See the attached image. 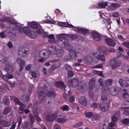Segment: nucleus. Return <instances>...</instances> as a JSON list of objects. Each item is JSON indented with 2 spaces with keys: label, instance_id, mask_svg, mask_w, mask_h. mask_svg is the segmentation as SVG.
<instances>
[{
  "label": "nucleus",
  "instance_id": "37998d69",
  "mask_svg": "<svg viewBox=\"0 0 129 129\" xmlns=\"http://www.w3.org/2000/svg\"><path fill=\"white\" fill-rule=\"evenodd\" d=\"M10 111V109L9 107H7L5 108L4 110L3 113V114L6 115L9 113Z\"/></svg>",
  "mask_w": 129,
  "mask_h": 129
},
{
  "label": "nucleus",
  "instance_id": "473e14b6",
  "mask_svg": "<svg viewBox=\"0 0 129 129\" xmlns=\"http://www.w3.org/2000/svg\"><path fill=\"white\" fill-rule=\"evenodd\" d=\"M111 7L112 8H111V9H112L113 10H116L120 6V5L118 3H112L111 5Z\"/></svg>",
  "mask_w": 129,
  "mask_h": 129
},
{
  "label": "nucleus",
  "instance_id": "e2e57ef3",
  "mask_svg": "<svg viewBox=\"0 0 129 129\" xmlns=\"http://www.w3.org/2000/svg\"><path fill=\"white\" fill-rule=\"evenodd\" d=\"M48 33L47 32H44L43 33V37L44 38H45L48 37Z\"/></svg>",
  "mask_w": 129,
  "mask_h": 129
},
{
  "label": "nucleus",
  "instance_id": "bb28decb",
  "mask_svg": "<svg viewBox=\"0 0 129 129\" xmlns=\"http://www.w3.org/2000/svg\"><path fill=\"white\" fill-rule=\"evenodd\" d=\"M120 85L122 87H125L127 86V85L129 86V84H127V82L126 81L124 80L123 79H120L119 82Z\"/></svg>",
  "mask_w": 129,
  "mask_h": 129
},
{
  "label": "nucleus",
  "instance_id": "aec40b11",
  "mask_svg": "<svg viewBox=\"0 0 129 129\" xmlns=\"http://www.w3.org/2000/svg\"><path fill=\"white\" fill-rule=\"evenodd\" d=\"M17 104L19 105L20 106L19 109L20 110H23L24 108H26V106L19 101L18 99L17 98Z\"/></svg>",
  "mask_w": 129,
  "mask_h": 129
},
{
  "label": "nucleus",
  "instance_id": "0e129e2a",
  "mask_svg": "<svg viewBox=\"0 0 129 129\" xmlns=\"http://www.w3.org/2000/svg\"><path fill=\"white\" fill-rule=\"evenodd\" d=\"M117 117L115 116H113L112 118V120L114 122H115L117 121Z\"/></svg>",
  "mask_w": 129,
  "mask_h": 129
},
{
  "label": "nucleus",
  "instance_id": "49530a36",
  "mask_svg": "<svg viewBox=\"0 0 129 129\" xmlns=\"http://www.w3.org/2000/svg\"><path fill=\"white\" fill-rule=\"evenodd\" d=\"M107 126L105 123L100 124L99 129H107Z\"/></svg>",
  "mask_w": 129,
  "mask_h": 129
},
{
  "label": "nucleus",
  "instance_id": "423d86ee",
  "mask_svg": "<svg viewBox=\"0 0 129 129\" xmlns=\"http://www.w3.org/2000/svg\"><path fill=\"white\" fill-rule=\"evenodd\" d=\"M29 115V118L30 121L29 122V121H27L25 122V124L22 125L23 129H28L29 127H32L33 126L35 119L32 114H30Z\"/></svg>",
  "mask_w": 129,
  "mask_h": 129
},
{
  "label": "nucleus",
  "instance_id": "f3484780",
  "mask_svg": "<svg viewBox=\"0 0 129 129\" xmlns=\"http://www.w3.org/2000/svg\"><path fill=\"white\" fill-rule=\"evenodd\" d=\"M56 117V115L55 114H53L47 116L46 119L48 121L51 122L54 120Z\"/></svg>",
  "mask_w": 129,
  "mask_h": 129
},
{
  "label": "nucleus",
  "instance_id": "f03ea898",
  "mask_svg": "<svg viewBox=\"0 0 129 129\" xmlns=\"http://www.w3.org/2000/svg\"><path fill=\"white\" fill-rule=\"evenodd\" d=\"M56 48L53 45H49L48 47V51L45 49L41 50L39 52V55L41 57H44L46 58H49L50 54L54 55L56 54Z\"/></svg>",
  "mask_w": 129,
  "mask_h": 129
},
{
  "label": "nucleus",
  "instance_id": "79ce46f5",
  "mask_svg": "<svg viewBox=\"0 0 129 129\" xmlns=\"http://www.w3.org/2000/svg\"><path fill=\"white\" fill-rule=\"evenodd\" d=\"M2 125L4 127L8 126L10 125V123H8L7 121H3L1 122Z\"/></svg>",
  "mask_w": 129,
  "mask_h": 129
},
{
  "label": "nucleus",
  "instance_id": "a19ab883",
  "mask_svg": "<svg viewBox=\"0 0 129 129\" xmlns=\"http://www.w3.org/2000/svg\"><path fill=\"white\" fill-rule=\"evenodd\" d=\"M122 122L125 125H129V119L127 118L124 119L122 120Z\"/></svg>",
  "mask_w": 129,
  "mask_h": 129
},
{
  "label": "nucleus",
  "instance_id": "774afa93",
  "mask_svg": "<svg viewBox=\"0 0 129 129\" xmlns=\"http://www.w3.org/2000/svg\"><path fill=\"white\" fill-rule=\"evenodd\" d=\"M129 95H128L127 92H125L123 93V97L124 98H126V97H128Z\"/></svg>",
  "mask_w": 129,
  "mask_h": 129
},
{
  "label": "nucleus",
  "instance_id": "09e8293b",
  "mask_svg": "<svg viewBox=\"0 0 129 129\" xmlns=\"http://www.w3.org/2000/svg\"><path fill=\"white\" fill-rule=\"evenodd\" d=\"M68 77L69 78H71L73 77L74 75V73L72 71H68Z\"/></svg>",
  "mask_w": 129,
  "mask_h": 129
},
{
  "label": "nucleus",
  "instance_id": "e433bc0d",
  "mask_svg": "<svg viewBox=\"0 0 129 129\" xmlns=\"http://www.w3.org/2000/svg\"><path fill=\"white\" fill-rule=\"evenodd\" d=\"M97 58L102 61H105V56L103 55H101L100 54H98L97 56Z\"/></svg>",
  "mask_w": 129,
  "mask_h": 129
},
{
  "label": "nucleus",
  "instance_id": "3c124183",
  "mask_svg": "<svg viewBox=\"0 0 129 129\" xmlns=\"http://www.w3.org/2000/svg\"><path fill=\"white\" fill-rule=\"evenodd\" d=\"M117 38L119 40L122 42H124L125 40L123 36L120 35H118L117 36Z\"/></svg>",
  "mask_w": 129,
  "mask_h": 129
},
{
  "label": "nucleus",
  "instance_id": "412c9836",
  "mask_svg": "<svg viewBox=\"0 0 129 129\" xmlns=\"http://www.w3.org/2000/svg\"><path fill=\"white\" fill-rule=\"evenodd\" d=\"M68 120V119H65L64 117H62L60 116H59V117L57 118V122L59 123L63 124Z\"/></svg>",
  "mask_w": 129,
  "mask_h": 129
},
{
  "label": "nucleus",
  "instance_id": "f704fd0d",
  "mask_svg": "<svg viewBox=\"0 0 129 129\" xmlns=\"http://www.w3.org/2000/svg\"><path fill=\"white\" fill-rule=\"evenodd\" d=\"M107 2L104 3L100 2L98 3V5L102 8H105L107 6Z\"/></svg>",
  "mask_w": 129,
  "mask_h": 129
},
{
  "label": "nucleus",
  "instance_id": "7ed1b4c3",
  "mask_svg": "<svg viewBox=\"0 0 129 129\" xmlns=\"http://www.w3.org/2000/svg\"><path fill=\"white\" fill-rule=\"evenodd\" d=\"M38 96L39 98L40 99V101L41 102L45 99L46 98L47 99L48 97L55 96L56 95V94L54 91H51L48 92L46 94L44 92L39 90H38ZM46 101L48 102V103H50V102L48 100V99H47Z\"/></svg>",
  "mask_w": 129,
  "mask_h": 129
},
{
  "label": "nucleus",
  "instance_id": "cd10ccee",
  "mask_svg": "<svg viewBox=\"0 0 129 129\" xmlns=\"http://www.w3.org/2000/svg\"><path fill=\"white\" fill-rule=\"evenodd\" d=\"M47 38L50 39L48 40V41L50 43H54L55 40L54 37V35L53 34H50L48 36Z\"/></svg>",
  "mask_w": 129,
  "mask_h": 129
},
{
  "label": "nucleus",
  "instance_id": "f8f14e48",
  "mask_svg": "<svg viewBox=\"0 0 129 129\" xmlns=\"http://www.w3.org/2000/svg\"><path fill=\"white\" fill-rule=\"evenodd\" d=\"M17 61L19 64L20 67L19 70L20 71H22L23 69V67L26 64L25 61L21 58H20L17 60Z\"/></svg>",
  "mask_w": 129,
  "mask_h": 129
},
{
  "label": "nucleus",
  "instance_id": "de8ad7c7",
  "mask_svg": "<svg viewBox=\"0 0 129 129\" xmlns=\"http://www.w3.org/2000/svg\"><path fill=\"white\" fill-rule=\"evenodd\" d=\"M62 109L63 111H68L69 110V106L67 105H64L63 106Z\"/></svg>",
  "mask_w": 129,
  "mask_h": 129
},
{
  "label": "nucleus",
  "instance_id": "603ef678",
  "mask_svg": "<svg viewBox=\"0 0 129 129\" xmlns=\"http://www.w3.org/2000/svg\"><path fill=\"white\" fill-rule=\"evenodd\" d=\"M93 114L91 112H88L86 113L85 115L86 117H90L93 116Z\"/></svg>",
  "mask_w": 129,
  "mask_h": 129
},
{
  "label": "nucleus",
  "instance_id": "2f4dec72",
  "mask_svg": "<svg viewBox=\"0 0 129 129\" xmlns=\"http://www.w3.org/2000/svg\"><path fill=\"white\" fill-rule=\"evenodd\" d=\"M5 77L2 78L4 80L6 81H7L8 79H10L13 78V76L12 75H10L9 74H7L5 75H4Z\"/></svg>",
  "mask_w": 129,
  "mask_h": 129
},
{
  "label": "nucleus",
  "instance_id": "9b49d317",
  "mask_svg": "<svg viewBox=\"0 0 129 129\" xmlns=\"http://www.w3.org/2000/svg\"><path fill=\"white\" fill-rule=\"evenodd\" d=\"M99 106L102 112L107 110L109 107L108 103L104 102L101 103L99 105Z\"/></svg>",
  "mask_w": 129,
  "mask_h": 129
},
{
  "label": "nucleus",
  "instance_id": "4be33fe9",
  "mask_svg": "<svg viewBox=\"0 0 129 129\" xmlns=\"http://www.w3.org/2000/svg\"><path fill=\"white\" fill-rule=\"evenodd\" d=\"M21 100L25 103H27L29 101V97L27 94H25L20 97Z\"/></svg>",
  "mask_w": 129,
  "mask_h": 129
},
{
  "label": "nucleus",
  "instance_id": "b1692460",
  "mask_svg": "<svg viewBox=\"0 0 129 129\" xmlns=\"http://www.w3.org/2000/svg\"><path fill=\"white\" fill-rule=\"evenodd\" d=\"M95 80L91 79L89 82V88L90 90H92L95 85Z\"/></svg>",
  "mask_w": 129,
  "mask_h": 129
},
{
  "label": "nucleus",
  "instance_id": "c85d7f7f",
  "mask_svg": "<svg viewBox=\"0 0 129 129\" xmlns=\"http://www.w3.org/2000/svg\"><path fill=\"white\" fill-rule=\"evenodd\" d=\"M28 24L31 28L34 29H37L38 28V25L34 22H29L28 23Z\"/></svg>",
  "mask_w": 129,
  "mask_h": 129
},
{
  "label": "nucleus",
  "instance_id": "052dcab7",
  "mask_svg": "<svg viewBox=\"0 0 129 129\" xmlns=\"http://www.w3.org/2000/svg\"><path fill=\"white\" fill-rule=\"evenodd\" d=\"M69 98L70 101L71 102H74L75 101V98L73 96L69 97Z\"/></svg>",
  "mask_w": 129,
  "mask_h": 129
},
{
  "label": "nucleus",
  "instance_id": "864d4df0",
  "mask_svg": "<svg viewBox=\"0 0 129 129\" xmlns=\"http://www.w3.org/2000/svg\"><path fill=\"white\" fill-rule=\"evenodd\" d=\"M5 59V57L3 55L0 56V64L3 63Z\"/></svg>",
  "mask_w": 129,
  "mask_h": 129
},
{
  "label": "nucleus",
  "instance_id": "4d7b16f0",
  "mask_svg": "<svg viewBox=\"0 0 129 129\" xmlns=\"http://www.w3.org/2000/svg\"><path fill=\"white\" fill-rule=\"evenodd\" d=\"M44 23H46L53 24L54 23V21L52 20H47L44 21Z\"/></svg>",
  "mask_w": 129,
  "mask_h": 129
},
{
  "label": "nucleus",
  "instance_id": "2eb2a0df",
  "mask_svg": "<svg viewBox=\"0 0 129 129\" xmlns=\"http://www.w3.org/2000/svg\"><path fill=\"white\" fill-rule=\"evenodd\" d=\"M5 70L8 73L13 74L14 73V70L13 68L9 63L6 64Z\"/></svg>",
  "mask_w": 129,
  "mask_h": 129
},
{
  "label": "nucleus",
  "instance_id": "69168bd1",
  "mask_svg": "<svg viewBox=\"0 0 129 129\" xmlns=\"http://www.w3.org/2000/svg\"><path fill=\"white\" fill-rule=\"evenodd\" d=\"M54 129H61L60 125L58 124L55 125L54 127Z\"/></svg>",
  "mask_w": 129,
  "mask_h": 129
},
{
  "label": "nucleus",
  "instance_id": "72a5a7b5",
  "mask_svg": "<svg viewBox=\"0 0 129 129\" xmlns=\"http://www.w3.org/2000/svg\"><path fill=\"white\" fill-rule=\"evenodd\" d=\"M33 112L34 114L37 121L39 122L41 121L42 120L38 116V112L36 111H34Z\"/></svg>",
  "mask_w": 129,
  "mask_h": 129
},
{
  "label": "nucleus",
  "instance_id": "680f3d73",
  "mask_svg": "<svg viewBox=\"0 0 129 129\" xmlns=\"http://www.w3.org/2000/svg\"><path fill=\"white\" fill-rule=\"evenodd\" d=\"M0 92H6V90H5V89L3 86H0Z\"/></svg>",
  "mask_w": 129,
  "mask_h": 129
},
{
  "label": "nucleus",
  "instance_id": "58836bf2",
  "mask_svg": "<svg viewBox=\"0 0 129 129\" xmlns=\"http://www.w3.org/2000/svg\"><path fill=\"white\" fill-rule=\"evenodd\" d=\"M4 102L5 105L8 106L9 104V98L7 96H5L4 98Z\"/></svg>",
  "mask_w": 129,
  "mask_h": 129
},
{
  "label": "nucleus",
  "instance_id": "39448f33",
  "mask_svg": "<svg viewBox=\"0 0 129 129\" xmlns=\"http://www.w3.org/2000/svg\"><path fill=\"white\" fill-rule=\"evenodd\" d=\"M58 46L62 48H66L67 50L71 48L72 46L68 44V40L67 39L62 38L58 40Z\"/></svg>",
  "mask_w": 129,
  "mask_h": 129
},
{
  "label": "nucleus",
  "instance_id": "c756f323",
  "mask_svg": "<svg viewBox=\"0 0 129 129\" xmlns=\"http://www.w3.org/2000/svg\"><path fill=\"white\" fill-rule=\"evenodd\" d=\"M63 53L64 50L63 49H58L56 51L55 54H56L58 57H60L62 56L63 54Z\"/></svg>",
  "mask_w": 129,
  "mask_h": 129
},
{
  "label": "nucleus",
  "instance_id": "0eeeda50",
  "mask_svg": "<svg viewBox=\"0 0 129 129\" xmlns=\"http://www.w3.org/2000/svg\"><path fill=\"white\" fill-rule=\"evenodd\" d=\"M121 63V61L117 58H114L111 59L110 61V64L112 69L119 66Z\"/></svg>",
  "mask_w": 129,
  "mask_h": 129
},
{
  "label": "nucleus",
  "instance_id": "1a4fd4ad",
  "mask_svg": "<svg viewBox=\"0 0 129 129\" xmlns=\"http://www.w3.org/2000/svg\"><path fill=\"white\" fill-rule=\"evenodd\" d=\"M79 83V81L77 79L75 78H71L68 81V83L69 85L71 87H74L77 86Z\"/></svg>",
  "mask_w": 129,
  "mask_h": 129
},
{
  "label": "nucleus",
  "instance_id": "7c9ffc66",
  "mask_svg": "<svg viewBox=\"0 0 129 129\" xmlns=\"http://www.w3.org/2000/svg\"><path fill=\"white\" fill-rule=\"evenodd\" d=\"M100 51L101 53L104 54H106L107 51V49L104 46L100 47L99 48Z\"/></svg>",
  "mask_w": 129,
  "mask_h": 129
},
{
  "label": "nucleus",
  "instance_id": "393cba45",
  "mask_svg": "<svg viewBox=\"0 0 129 129\" xmlns=\"http://www.w3.org/2000/svg\"><path fill=\"white\" fill-rule=\"evenodd\" d=\"M55 86L57 88H60V87H63L64 88V83L61 81H56L55 84Z\"/></svg>",
  "mask_w": 129,
  "mask_h": 129
},
{
  "label": "nucleus",
  "instance_id": "c03bdc74",
  "mask_svg": "<svg viewBox=\"0 0 129 129\" xmlns=\"http://www.w3.org/2000/svg\"><path fill=\"white\" fill-rule=\"evenodd\" d=\"M83 124V122H79L75 124L73 126L74 127L76 128L79 127Z\"/></svg>",
  "mask_w": 129,
  "mask_h": 129
},
{
  "label": "nucleus",
  "instance_id": "dca6fc26",
  "mask_svg": "<svg viewBox=\"0 0 129 129\" xmlns=\"http://www.w3.org/2000/svg\"><path fill=\"white\" fill-rule=\"evenodd\" d=\"M73 47L72 46L71 48H70L69 49L67 50L69 51V55L72 58H75L77 56V54L75 51L73 49Z\"/></svg>",
  "mask_w": 129,
  "mask_h": 129
},
{
  "label": "nucleus",
  "instance_id": "20e7f679",
  "mask_svg": "<svg viewBox=\"0 0 129 129\" xmlns=\"http://www.w3.org/2000/svg\"><path fill=\"white\" fill-rule=\"evenodd\" d=\"M20 24H19L17 23V28L20 29H22V31H20V33H22V31H23L24 33L27 35L31 39H35L36 38V35L33 34L31 33L30 30L29 28L27 27H24L23 29L22 27L21 26V25H20V26H18Z\"/></svg>",
  "mask_w": 129,
  "mask_h": 129
},
{
  "label": "nucleus",
  "instance_id": "ea45409f",
  "mask_svg": "<svg viewBox=\"0 0 129 129\" xmlns=\"http://www.w3.org/2000/svg\"><path fill=\"white\" fill-rule=\"evenodd\" d=\"M86 86L83 84L79 85L77 86V88L79 90H82L83 89H86Z\"/></svg>",
  "mask_w": 129,
  "mask_h": 129
},
{
  "label": "nucleus",
  "instance_id": "6e6552de",
  "mask_svg": "<svg viewBox=\"0 0 129 129\" xmlns=\"http://www.w3.org/2000/svg\"><path fill=\"white\" fill-rule=\"evenodd\" d=\"M91 35L93 39L95 41H99L101 39V34L96 31L94 30L91 32Z\"/></svg>",
  "mask_w": 129,
  "mask_h": 129
},
{
  "label": "nucleus",
  "instance_id": "c9c22d12",
  "mask_svg": "<svg viewBox=\"0 0 129 129\" xmlns=\"http://www.w3.org/2000/svg\"><path fill=\"white\" fill-rule=\"evenodd\" d=\"M63 27H69L71 28H74L75 27L72 24H70L67 22H64Z\"/></svg>",
  "mask_w": 129,
  "mask_h": 129
},
{
  "label": "nucleus",
  "instance_id": "13d9d810",
  "mask_svg": "<svg viewBox=\"0 0 129 129\" xmlns=\"http://www.w3.org/2000/svg\"><path fill=\"white\" fill-rule=\"evenodd\" d=\"M70 37L72 40H74L77 38L78 36L77 35H71Z\"/></svg>",
  "mask_w": 129,
  "mask_h": 129
},
{
  "label": "nucleus",
  "instance_id": "5fc2aeb1",
  "mask_svg": "<svg viewBox=\"0 0 129 129\" xmlns=\"http://www.w3.org/2000/svg\"><path fill=\"white\" fill-rule=\"evenodd\" d=\"M122 44L125 47L129 49V42H124Z\"/></svg>",
  "mask_w": 129,
  "mask_h": 129
},
{
  "label": "nucleus",
  "instance_id": "6ab92c4d",
  "mask_svg": "<svg viewBox=\"0 0 129 129\" xmlns=\"http://www.w3.org/2000/svg\"><path fill=\"white\" fill-rule=\"evenodd\" d=\"M113 81L112 79H109L107 80L105 82L104 88H105L106 89L108 88L109 89L108 87L111 85Z\"/></svg>",
  "mask_w": 129,
  "mask_h": 129
},
{
  "label": "nucleus",
  "instance_id": "9d476101",
  "mask_svg": "<svg viewBox=\"0 0 129 129\" xmlns=\"http://www.w3.org/2000/svg\"><path fill=\"white\" fill-rule=\"evenodd\" d=\"M28 53V51L26 50L24 47H20L18 50V54L21 57L26 56Z\"/></svg>",
  "mask_w": 129,
  "mask_h": 129
},
{
  "label": "nucleus",
  "instance_id": "a211bd4d",
  "mask_svg": "<svg viewBox=\"0 0 129 129\" xmlns=\"http://www.w3.org/2000/svg\"><path fill=\"white\" fill-rule=\"evenodd\" d=\"M77 30L78 32L82 33L83 35H88L89 34V30L87 29L78 28H77Z\"/></svg>",
  "mask_w": 129,
  "mask_h": 129
},
{
  "label": "nucleus",
  "instance_id": "a18cd8bd",
  "mask_svg": "<svg viewBox=\"0 0 129 129\" xmlns=\"http://www.w3.org/2000/svg\"><path fill=\"white\" fill-rule=\"evenodd\" d=\"M98 82L100 83V85L101 86L103 87V88H104V89L105 88L104 87L105 85V83H104L103 82V80L102 78H100L98 80Z\"/></svg>",
  "mask_w": 129,
  "mask_h": 129
},
{
  "label": "nucleus",
  "instance_id": "6e6d98bb",
  "mask_svg": "<svg viewBox=\"0 0 129 129\" xmlns=\"http://www.w3.org/2000/svg\"><path fill=\"white\" fill-rule=\"evenodd\" d=\"M99 105L98 104L96 103H94L91 104V107L93 108H94L96 107H98Z\"/></svg>",
  "mask_w": 129,
  "mask_h": 129
},
{
  "label": "nucleus",
  "instance_id": "f257e3e1",
  "mask_svg": "<svg viewBox=\"0 0 129 129\" xmlns=\"http://www.w3.org/2000/svg\"><path fill=\"white\" fill-rule=\"evenodd\" d=\"M102 90V94L101 95V99L103 101H106L108 99V97L110 94L115 95L117 93V88L115 87H112L110 89H109L108 88L104 89L103 88Z\"/></svg>",
  "mask_w": 129,
  "mask_h": 129
},
{
  "label": "nucleus",
  "instance_id": "bf43d9fd",
  "mask_svg": "<svg viewBox=\"0 0 129 129\" xmlns=\"http://www.w3.org/2000/svg\"><path fill=\"white\" fill-rule=\"evenodd\" d=\"M63 97L64 99L65 100H68L69 99V97L67 94L66 93H64L62 94Z\"/></svg>",
  "mask_w": 129,
  "mask_h": 129
},
{
  "label": "nucleus",
  "instance_id": "5701e85b",
  "mask_svg": "<svg viewBox=\"0 0 129 129\" xmlns=\"http://www.w3.org/2000/svg\"><path fill=\"white\" fill-rule=\"evenodd\" d=\"M79 101L81 104L84 106H86L87 103V101L84 96L81 97L79 99Z\"/></svg>",
  "mask_w": 129,
  "mask_h": 129
},
{
  "label": "nucleus",
  "instance_id": "ddd939ff",
  "mask_svg": "<svg viewBox=\"0 0 129 129\" xmlns=\"http://www.w3.org/2000/svg\"><path fill=\"white\" fill-rule=\"evenodd\" d=\"M105 41L108 45L112 47H114L116 44L115 41L110 38H106L105 40Z\"/></svg>",
  "mask_w": 129,
  "mask_h": 129
},
{
  "label": "nucleus",
  "instance_id": "8fccbe9b",
  "mask_svg": "<svg viewBox=\"0 0 129 129\" xmlns=\"http://www.w3.org/2000/svg\"><path fill=\"white\" fill-rule=\"evenodd\" d=\"M65 67L66 69L68 71H71L72 69V68L71 66L68 64H66Z\"/></svg>",
  "mask_w": 129,
  "mask_h": 129
},
{
  "label": "nucleus",
  "instance_id": "338daca9",
  "mask_svg": "<svg viewBox=\"0 0 129 129\" xmlns=\"http://www.w3.org/2000/svg\"><path fill=\"white\" fill-rule=\"evenodd\" d=\"M7 46L10 48H12L13 47V45L12 43L10 41L7 44Z\"/></svg>",
  "mask_w": 129,
  "mask_h": 129
},
{
  "label": "nucleus",
  "instance_id": "4468645a",
  "mask_svg": "<svg viewBox=\"0 0 129 129\" xmlns=\"http://www.w3.org/2000/svg\"><path fill=\"white\" fill-rule=\"evenodd\" d=\"M16 29L15 28L13 27L8 26L7 29V33L11 34V36H15Z\"/></svg>",
  "mask_w": 129,
  "mask_h": 129
},
{
  "label": "nucleus",
  "instance_id": "a878e982",
  "mask_svg": "<svg viewBox=\"0 0 129 129\" xmlns=\"http://www.w3.org/2000/svg\"><path fill=\"white\" fill-rule=\"evenodd\" d=\"M42 88L44 91H48L51 89V86L49 84L46 83L43 86Z\"/></svg>",
  "mask_w": 129,
  "mask_h": 129
},
{
  "label": "nucleus",
  "instance_id": "4c0bfd02",
  "mask_svg": "<svg viewBox=\"0 0 129 129\" xmlns=\"http://www.w3.org/2000/svg\"><path fill=\"white\" fill-rule=\"evenodd\" d=\"M92 59V57L90 55H88L85 56L84 58V60L87 62H89L90 60Z\"/></svg>",
  "mask_w": 129,
  "mask_h": 129
}]
</instances>
